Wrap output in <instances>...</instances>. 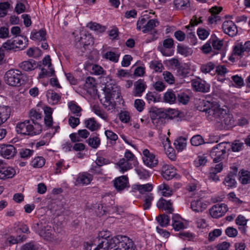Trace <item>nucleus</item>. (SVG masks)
I'll use <instances>...</instances> for the list:
<instances>
[{"label":"nucleus","mask_w":250,"mask_h":250,"mask_svg":"<svg viewBox=\"0 0 250 250\" xmlns=\"http://www.w3.org/2000/svg\"><path fill=\"white\" fill-rule=\"evenodd\" d=\"M226 144L221 143L214 146L210 152V156L213 162L217 163L222 160L226 153Z\"/></svg>","instance_id":"6"},{"label":"nucleus","mask_w":250,"mask_h":250,"mask_svg":"<svg viewBox=\"0 0 250 250\" xmlns=\"http://www.w3.org/2000/svg\"><path fill=\"white\" fill-rule=\"evenodd\" d=\"M157 220L161 227H165L168 225L170 218L167 215L162 214L157 218Z\"/></svg>","instance_id":"48"},{"label":"nucleus","mask_w":250,"mask_h":250,"mask_svg":"<svg viewBox=\"0 0 250 250\" xmlns=\"http://www.w3.org/2000/svg\"><path fill=\"white\" fill-rule=\"evenodd\" d=\"M173 3L176 10H184L190 6L189 0H174Z\"/></svg>","instance_id":"38"},{"label":"nucleus","mask_w":250,"mask_h":250,"mask_svg":"<svg viewBox=\"0 0 250 250\" xmlns=\"http://www.w3.org/2000/svg\"><path fill=\"white\" fill-rule=\"evenodd\" d=\"M228 210V207L225 204H216L209 210L210 215L214 218H218L224 216Z\"/></svg>","instance_id":"8"},{"label":"nucleus","mask_w":250,"mask_h":250,"mask_svg":"<svg viewBox=\"0 0 250 250\" xmlns=\"http://www.w3.org/2000/svg\"><path fill=\"white\" fill-rule=\"evenodd\" d=\"M187 138L185 137H180L177 138L174 142V145L175 147L178 151H182L187 146Z\"/></svg>","instance_id":"35"},{"label":"nucleus","mask_w":250,"mask_h":250,"mask_svg":"<svg viewBox=\"0 0 250 250\" xmlns=\"http://www.w3.org/2000/svg\"><path fill=\"white\" fill-rule=\"evenodd\" d=\"M157 190L158 192L162 196L166 197H170L174 192L167 184L165 183H163L158 186Z\"/></svg>","instance_id":"24"},{"label":"nucleus","mask_w":250,"mask_h":250,"mask_svg":"<svg viewBox=\"0 0 250 250\" xmlns=\"http://www.w3.org/2000/svg\"><path fill=\"white\" fill-rule=\"evenodd\" d=\"M125 160L132 165H135L137 163V158L129 150L126 149L124 154Z\"/></svg>","instance_id":"47"},{"label":"nucleus","mask_w":250,"mask_h":250,"mask_svg":"<svg viewBox=\"0 0 250 250\" xmlns=\"http://www.w3.org/2000/svg\"><path fill=\"white\" fill-rule=\"evenodd\" d=\"M208 203L203 198L194 199L191 203V208L195 212H202L208 207Z\"/></svg>","instance_id":"12"},{"label":"nucleus","mask_w":250,"mask_h":250,"mask_svg":"<svg viewBox=\"0 0 250 250\" xmlns=\"http://www.w3.org/2000/svg\"><path fill=\"white\" fill-rule=\"evenodd\" d=\"M221 234L222 230L221 229H215L209 233L208 239L209 241H213Z\"/></svg>","instance_id":"63"},{"label":"nucleus","mask_w":250,"mask_h":250,"mask_svg":"<svg viewBox=\"0 0 250 250\" xmlns=\"http://www.w3.org/2000/svg\"><path fill=\"white\" fill-rule=\"evenodd\" d=\"M42 63L44 65L47 66L51 75H53L54 73V70L52 66L51 59L49 55H46L42 60Z\"/></svg>","instance_id":"59"},{"label":"nucleus","mask_w":250,"mask_h":250,"mask_svg":"<svg viewBox=\"0 0 250 250\" xmlns=\"http://www.w3.org/2000/svg\"><path fill=\"white\" fill-rule=\"evenodd\" d=\"M239 181L243 185H246L250 183V171L241 169L239 172Z\"/></svg>","instance_id":"33"},{"label":"nucleus","mask_w":250,"mask_h":250,"mask_svg":"<svg viewBox=\"0 0 250 250\" xmlns=\"http://www.w3.org/2000/svg\"><path fill=\"white\" fill-rule=\"evenodd\" d=\"M46 96L48 103L52 105L57 104L61 99V95L52 89L46 91Z\"/></svg>","instance_id":"20"},{"label":"nucleus","mask_w":250,"mask_h":250,"mask_svg":"<svg viewBox=\"0 0 250 250\" xmlns=\"http://www.w3.org/2000/svg\"><path fill=\"white\" fill-rule=\"evenodd\" d=\"M172 225L176 231H179L186 228V224L178 214H174L172 216Z\"/></svg>","instance_id":"21"},{"label":"nucleus","mask_w":250,"mask_h":250,"mask_svg":"<svg viewBox=\"0 0 250 250\" xmlns=\"http://www.w3.org/2000/svg\"><path fill=\"white\" fill-rule=\"evenodd\" d=\"M20 67L25 71H30L37 67V64L35 60L31 59L22 62L20 64Z\"/></svg>","instance_id":"28"},{"label":"nucleus","mask_w":250,"mask_h":250,"mask_svg":"<svg viewBox=\"0 0 250 250\" xmlns=\"http://www.w3.org/2000/svg\"><path fill=\"white\" fill-rule=\"evenodd\" d=\"M34 150L28 148H21L19 152L20 157L23 159H28L33 155Z\"/></svg>","instance_id":"58"},{"label":"nucleus","mask_w":250,"mask_h":250,"mask_svg":"<svg viewBox=\"0 0 250 250\" xmlns=\"http://www.w3.org/2000/svg\"><path fill=\"white\" fill-rule=\"evenodd\" d=\"M84 125L86 128L92 131L98 130L100 126L94 118H90L85 120Z\"/></svg>","instance_id":"34"},{"label":"nucleus","mask_w":250,"mask_h":250,"mask_svg":"<svg viewBox=\"0 0 250 250\" xmlns=\"http://www.w3.org/2000/svg\"><path fill=\"white\" fill-rule=\"evenodd\" d=\"M134 188L138 190L141 194H144L146 192L151 191L153 189V185L149 183L144 185H136Z\"/></svg>","instance_id":"42"},{"label":"nucleus","mask_w":250,"mask_h":250,"mask_svg":"<svg viewBox=\"0 0 250 250\" xmlns=\"http://www.w3.org/2000/svg\"><path fill=\"white\" fill-rule=\"evenodd\" d=\"M190 72V65L188 63L182 64L177 68V74L182 78H185L188 76Z\"/></svg>","instance_id":"27"},{"label":"nucleus","mask_w":250,"mask_h":250,"mask_svg":"<svg viewBox=\"0 0 250 250\" xmlns=\"http://www.w3.org/2000/svg\"><path fill=\"white\" fill-rule=\"evenodd\" d=\"M222 29L225 33L231 37L235 36L238 32L236 25L231 21H225L223 23Z\"/></svg>","instance_id":"13"},{"label":"nucleus","mask_w":250,"mask_h":250,"mask_svg":"<svg viewBox=\"0 0 250 250\" xmlns=\"http://www.w3.org/2000/svg\"><path fill=\"white\" fill-rule=\"evenodd\" d=\"M200 110L205 112L208 120L220 123L223 115H225L227 110L220 107L215 102L203 100L201 102Z\"/></svg>","instance_id":"2"},{"label":"nucleus","mask_w":250,"mask_h":250,"mask_svg":"<svg viewBox=\"0 0 250 250\" xmlns=\"http://www.w3.org/2000/svg\"><path fill=\"white\" fill-rule=\"evenodd\" d=\"M46 32L44 29L39 31L36 30L31 32L30 39L37 42H44L46 41Z\"/></svg>","instance_id":"19"},{"label":"nucleus","mask_w":250,"mask_h":250,"mask_svg":"<svg viewBox=\"0 0 250 250\" xmlns=\"http://www.w3.org/2000/svg\"><path fill=\"white\" fill-rule=\"evenodd\" d=\"M92 111L95 114L104 120L107 119L106 114L104 111L102 110L98 106L94 105L92 107Z\"/></svg>","instance_id":"57"},{"label":"nucleus","mask_w":250,"mask_h":250,"mask_svg":"<svg viewBox=\"0 0 250 250\" xmlns=\"http://www.w3.org/2000/svg\"><path fill=\"white\" fill-rule=\"evenodd\" d=\"M113 185L118 191H122L129 187L128 178L127 175H122L116 178Z\"/></svg>","instance_id":"9"},{"label":"nucleus","mask_w":250,"mask_h":250,"mask_svg":"<svg viewBox=\"0 0 250 250\" xmlns=\"http://www.w3.org/2000/svg\"><path fill=\"white\" fill-rule=\"evenodd\" d=\"M35 232L46 240H50L53 238L54 229L45 222H40L34 225Z\"/></svg>","instance_id":"4"},{"label":"nucleus","mask_w":250,"mask_h":250,"mask_svg":"<svg viewBox=\"0 0 250 250\" xmlns=\"http://www.w3.org/2000/svg\"><path fill=\"white\" fill-rule=\"evenodd\" d=\"M158 25V22L157 21L151 19L146 21V25L144 28V30H143L144 33H147L148 32L152 30L154 27Z\"/></svg>","instance_id":"46"},{"label":"nucleus","mask_w":250,"mask_h":250,"mask_svg":"<svg viewBox=\"0 0 250 250\" xmlns=\"http://www.w3.org/2000/svg\"><path fill=\"white\" fill-rule=\"evenodd\" d=\"M16 174L15 170L12 167H2L0 169V179L12 178Z\"/></svg>","instance_id":"25"},{"label":"nucleus","mask_w":250,"mask_h":250,"mask_svg":"<svg viewBox=\"0 0 250 250\" xmlns=\"http://www.w3.org/2000/svg\"><path fill=\"white\" fill-rule=\"evenodd\" d=\"M9 235L7 237L6 243L9 245H13L18 243L22 242L26 239V237L24 235H16V234H12L8 230Z\"/></svg>","instance_id":"17"},{"label":"nucleus","mask_w":250,"mask_h":250,"mask_svg":"<svg viewBox=\"0 0 250 250\" xmlns=\"http://www.w3.org/2000/svg\"><path fill=\"white\" fill-rule=\"evenodd\" d=\"M116 167L120 172L124 173L131 169L132 168V165L126 161L125 158H122L116 163Z\"/></svg>","instance_id":"23"},{"label":"nucleus","mask_w":250,"mask_h":250,"mask_svg":"<svg viewBox=\"0 0 250 250\" xmlns=\"http://www.w3.org/2000/svg\"><path fill=\"white\" fill-rule=\"evenodd\" d=\"M177 51L178 53L184 57L191 55L192 53V51L191 48L184 46H178L177 47Z\"/></svg>","instance_id":"51"},{"label":"nucleus","mask_w":250,"mask_h":250,"mask_svg":"<svg viewBox=\"0 0 250 250\" xmlns=\"http://www.w3.org/2000/svg\"><path fill=\"white\" fill-rule=\"evenodd\" d=\"M219 123L230 127L235 125L232 115L229 113L227 110L225 115H223L221 118V121Z\"/></svg>","instance_id":"29"},{"label":"nucleus","mask_w":250,"mask_h":250,"mask_svg":"<svg viewBox=\"0 0 250 250\" xmlns=\"http://www.w3.org/2000/svg\"><path fill=\"white\" fill-rule=\"evenodd\" d=\"M191 82L192 87L195 91L208 92L209 90V85L199 78L192 80Z\"/></svg>","instance_id":"10"},{"label":"nucleus","mask_w":250,"mask_h":250,"mask_svg":"<svg viewBox=\"0 0 250 250\" xmlns=\"http://www.w3.org/2000/svg\"><path fill=\"white\" fill-rule=\"evenodd\" d=\"M176 174V169L173 166L166 165L163 167L162 175L164 179L169 180L175 177Z\"/></svg>","instance_id":"15"},{"label":"nucleus","mask_w":250,"mask_h":250,"mask_svg":"<svg viewBox=\"0 0 250 250\" xmlns=\"http://www.w3.org/2000/svg\"><path fill=\"white\" fill-rule=\"evenodd\" d=\"M18 50H22L28 45V39L24 36H21V38L15 37Z\"/></svg>","instance_id":"43"},{"label":"nucleus","mask_w":250,"mask_h":250,"mask_svg":"<svg viewBox=\"0 0 250 250\" xmlns=\"http://www.w3.org/2000/svg\"><path fill=\"white\" fill-rule=\"evenodd\" d=\"M45 159L42 156L35 157L31 161V165L35 168L42 167L45 163Z\"/></svg>","instance_id":"41"},{"label":"nucleus","mask_w":250,"mask_h":250,"mask_svg":"<svg viewBox=\"0 0 250 250\" xmlns=\"http://www.w3.org/2000/svg\"><path fill=\"white\" fill-rule=\"evenodd\" d=\"M10 4L8 2H0V17H5L10 8Z\"/></svg>","instance_id":"55"},{"label":"nucleus","mask_w":250,"mask_h":250,"mask_svg":"<svg viewBox=\"0 0 250 250\" xmlns=\"http://www.w3.org/2000/svg\"><path fill=\"white\" fill-rule=\"evenodd\" d=\"M235 175L236 174L230 173L225 177L224 183L229 188H233L236 186Z\"/></svg>","instance_id":"39"},{"label":"nucleus","mask_w":250,"mask_h":250,"mask_svg":"<svg viewBox=\"0 0 250 250\" xmlns=\"http://www.w3.org/2000/svg\"><path fill=\"white\" fill-rule=\"evenodd\" d=\"M87 27L90 29L97 32L102 33L105 31V27L96 22H90L88 23Z\"/></svg>","instance_id":"49"},{"label":"nucleus","mask_w":250,"mask_h":250,"mask_svg":"<svg viewBox=\"0 0 250 250\" xmlns=\"http://www.w3.org/2000/svg\"><path fill=\"white\" fill-rule=\"evenodd\" d=\"M104 107L107 110H111L115 108V104L114 101H111L109 98H105L103 102Z\"/></svg>","instance_id":"62"},{"label":"nucleus","mask_w":250,"mask_h":250,"mask_svg":"<svg viewBox=\"0 0 250 250\" xmlns=\"http://www.w3.org/2000/svg\"><path fill=\"white\" fill-rule=\"evenodd\" d=\"M120 56V53L109 51L103 55V58L114 63H117L119 60Z\"/></svg>","instance_id":"31"},{"label":"nucleus","mask_w":250,"mask_h":250,"mask_svg":"<svg viewBox=\"0 0 250 250\" xmlns=\"http://www.w3.org/2000/svg\"><path fill=\"white\" fill-rule=\"evenodd\" d=\"M67 105L71 114L77 117L81 116L82 109L75 101H69Z\"/></svg>","instance_id":"26"},{"label":"nucleus","mask_w":250,"mask_h":250,"mask_svg":"<svg viewBox=\"0 0 250 250\" xmlns=\"http://www.w3.org/2000/svg\"><path fill=\"white\" fill-rule=\"evenodd\" d=\"M42 126L35 121H25L17 124L16 130L18 133L30 136L36 135L41 133Z\"/></svg>","instance_id":"3"},{"label":"nucleus","mask_w":250,"mask_h":250,"mask_svg":"<svg viewBox=\"0 0 250 250\" xmlns=\"http://www.w3.org/2000/svg\"><path fill=\"white\" fill-rule=\"evenodd\" d=\"M68 166H65L64 161L60 160L57 161L54 166L55 174H60L61 173L62 169H66L68 168Z\"/></svg>","instance_id":"50"},{"label":"nucleus","mask_w":250,"mask_h":250,"mask_svg":"<svg viewBox=\"0 0 250 250\" xmlns=\"http://www.w3.org/2000/svg\"><path fill=\"white\" fill-rule=\"evenodd\" d=\"M44 112L45 114L44 123L46 126L50 127L53 124L52 109L50 107H46L44 109Z\"/></svg>","instance_id":"32"},{"label":"nucleus","mask_w":250,"mask_h":250,"mask_svg":"<svg viewBox=\"0 0 250 250\" xmlns=\"http://www.w3.org/2000/svg\"><path fill=\"white\" fill-rule=\"evenodd\" d=\"M163 47H160L159 49L163 55L166 56H170L172 55L173 53L171 51H167V49H170L174 46L173 40L171 38L165 39L163 41Z\"/></svg>","instance_id":"18"},{"label":"nucleus","mask_w":250,"mask_h":250,"mask_svg":"<svg viewBox=\"0 0 250 250\" xmlns=\"http://www.w3.org/2000/svg\"><path fill=\"white\" fill-rule=\"evenodd\" d=\"M92 73L95 75H105V71L100 65L94 64L92 65Z\"/></svg>","instance_id":"52"},{"label":"nucleus","mask_w":250,"mask_h":250,"mask_svg":"<svg viewBox=\"0 0 250 250\" xmlns=\"http://www.w3.org/2000/svg\"><path fill=\"white\" fill-rule=\"evenodd\" d=\"M156 206L159 209L164 210L168 213H171L173 211L170 200H167L162 197L157 201Z\"/></svg>","instance_id":"16"},{"label":"nucleus","mask_w":250,"mask_h":250,"mask_svg":"<svg viewBox=\"0 0 250 250\" xmlns=\"http://www.w3.org/2000/svg\"><path fill=\"white\" fill-rule=\"evenodd\" d=\"M190 142L192 146H199L204 143V140L201 135H196L191 138Z\"/></svg>","instance_id":"56"},{"label":"nucleus","mask_w":250,"mask_h":250,"mask_svg":"<svg viewBox=\"0 0 250 250\" xmlns=\"http://www.w3.org/2000/svg\"><path fill=\"white\" fill-rule=\"evenodd\" d=\"M210 41L213 48L216 50L220 49L223 45V40H220L216 36H212L210 39Z\"/></svg>","instance_id":"45"},{"label":"nucleus","mask_w":250,"mask_h":250,"mask_svg":"<svg viewBox=\"0 0 250 250\" xmlns=\"http://www.w3.org/2000/svg\"><path fill=\"white\" fill-rule=\"evenodd\" d=\"M233 52L234 55L238 56H241L242 54L245 52L242 43L238 42L236 43L233 47Z\"/></svg>","instance_id":"64"},{"label":"nucleus","mask_w":250,"mask_h":250,"mask_svg":"<svg viewBox=\"0 0 250 250\" xmlns=\"http://www.w3.org/2000/svg\"><path fill=\"white\" fill-rule=\"evenodd\" d=\"M9 232L12 234H16V235H21V233H28L29 232V229L27 225L22 224L19 225L15 224L13 226L9 229Z\"/></svg>","instance_id":"22"},{"label":"nucleus","mask_w":250,"mask_h":250,"mask_svg":"<svg viewBox=\"0 0 250 250\" xmlns=\"http://www.w3.org/2000/svg\"><path fill=\"white\" fill-rule=\"evenodd\" d=\"M4 81L6 84L12 86H18L21 85L22 74L17 69H10L4 75Z\"/></svg>","instance_id":"5"},{"label":"nucleus","mask_w":250,"mask_h":250,"mask_svg":"<svg viewBox=\"0 0 250 250\" xmlns=\"http://www.w3.org/2000/svg\"><path fill=\"white\" fill-rule=\"evenodd\" d=\"M197 34L200 39L205 40L210 34V30L204 28H198L197 30Z\"/></svg>","instance_id":"53"},{"label":"nucleus","mask_w":250,"mask_h":250,"mask_svg":"<svg viewBox=\"0 0 250 250\" xmlns=\"http://www.w3.org/2000/svg\"><path fill=\"white\" fill-rule=\"evenodd\" d=\"M112 233L108 230L99 231L97 238L99 242L113 250H134L133 241L125 235H117L111 238Z\"/></svg>","instance_id":"1"},{"label":"nucleus","mask_w":250,"mask_h":250,"mask_svg":"<svg viewBox=\"0 0 250 250\" xmlns=\"http://www.w3.org/2000/svg\"><path fill=\"white\" fill-rule=\"evenodd\" d=\"M154 199V197L152 193L146 194L145 197L144 208V209H149L151 205V202Z\"/></svg>","instance_id":"54"},{"label":"nucleus","mask_w":250,"mask_h":250,"mask_svg":"<svg viewBox=\"0 0 250 250\" xmlns=\"http://www.w3.org/2000/svg\"><path fill=\"white\" fill-rule=\"evenodd\" d=\"M16 153V148L12 145H3L0 147V155L6 159L13 158Z\"/></svg>","instance_id":"11"},{"label":"nucleus","mask_w":250,"mask_h":250,"mask_svg":"<svg viewBox=\"0 0 250 250\" xmlns=\"http://www.w3.org/2000/svg\"><path fill=\"white\" fill-rule=\"evenodd\" d=\"M93 180V176L88 172L80 173L77 177L75 182L76 185H87Z\"/></svg>","instance_id":"14"},{"label":"nucleus","mask_w":250,"mask_h":250,"mask_svg":"<svg viewBox=\"0 0 250 250\" xmlns=\"http://www.w3.org/2000/svg\"><path fill=\"white\" fill-rule=\"evenodd\" d=\"M213 63L209 62L207 64H203L200 68L201 71L204 73H210L214 68Z\"/></svg>","instance_id":"61"},{"label":"nucleus","mask_w":250,"mask_h":250,"mask_svg":"<svg viewBox=\"0 0 250 250\" xmlns=\"http://www.w3.org/2000/svg\"><path fill=\"white\" fill-rule=\"evenodd\" d=\"M135 86V96L141 97L146 87L145 83L142 81H138L136 83Z\"/></svg>","instance_id":"40"},{"label":"nucleus","mask_w":250,"mask_h":250,"mask_svg":"<svg viewBox=\"0 0 250 250\" xmlns=\"http://www.w3.org/2000/svg\"><path fill=\"white\" fill-rule=\"evenodd\" d=\"M16 42V41L15 38H13L3 43L2 47L7 50H18L17 44Z\"/></svg>","instance_id":"37"},{"label":"nucleus","mask_w":250,"mask_h":250,"mask_svg":"<svg viewBox=\"0 0 250 250\" xmlns=\"http://www.w3.org/2000/svg\"><path fill=\"white\" fill-rule=\"evenodd\" d=\"M163 99L165 102L170 104H172L175 103L176 97L174 91L172 89H168L165 93Z\"/></svg>","instance_id":"36"},{"label":"nucleus","mask_w":250,"mask_h":250,"mask_svg":"<svg viewBox=\"0 0 250 250\" xmlns=\"http://www.w3.org/2000/svg\"><path fill=\"white\" fill-rule=\"evenodd\" d=\"M39 246L33 242L26 243L21 248V250H38Z\"/></svg>","instance_id":"60"},{"label":"nucleus","mask_w":250,"mask_h":250,"mask_svg":"<svg viewBox=\"0 0 250 250\" xmlns=\"http://www.w3.org/2000/svg\"><path fill=\"white\" fill-rule=\"evenodd\" d=\"M26 55L29 57L37 58L42 55V52L38 47H30L27 50Z\"/></svg>","instance_id":"44"},{"label":"nucleus","mask_w":250,"mask_h":250,"mask_svg":"<svg viewBox=\"0 0 250 250\" xmlns=\"http://www.w3.org/2000/svg\"><path fill=\"white\" fill-rule=\"evenodd\" d=\"M10 109L6 106H0V125L4 123L10 116Z\"/></svg>","instance_id":"30"},{"label":"nucleus","mask_w":250,"mask_h":250,"mask_svg":"<svg viewBox=\"0 0 250 250\" xmlns=\"http://www.w3.org/2000/svg\"><path fill=\"white\" fill-rule=\"evenodd\" d=\"M142 159L144 164L150 168L155 167L158 164L157 157L153 153L150 152L147 149H145L143 150Z\"/></svg>","instance_id":"7"}]
</instances>
